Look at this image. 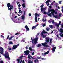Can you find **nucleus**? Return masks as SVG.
Here are the masks:
<instances>
[{
  "label": "nucleus",
  "instance_id": "1",
  "mask_svg": "<svg viewBox=\"0 0 63 63\" xmlns=\"http://www.w3.org/2000/svg\"><path fill=\"white\" fill-rule=\"evenodd\" d=\"M38 38L37 37L35 38L34 39H33V38L31 37V40H32L31 42L33 45L34 44H34L36 45L37 44V43L38 42Z\"/></svg>",
  "mask_w": 63,
  "mask_h": 63
},
{
  "label": "nucleus",
  "instance_id": "2",
  "mask_svg": "<svg viewBox=\"0 0 63 63\" xmlns=\"http://www.w3.org/2000/svg\"><path fill=\"white\" fill-rule=\"evenodd\" d=\"M3 56H4L6 58H8L9 60H10L11 58L9 57V55L8 52H5L4 55L3 54Z\"/></svg>",
  "mask_w": 63,
  "mask_h": 63
},
{
  "label": "nucleus",
  "instance_id": "3",
  "mask_svg": "<svg viewBox=\"0 0 63 63\" xmlns=\"http://www.w3.org/2000/svg\"><path fill=\"white\" fill-rule=\"evenodd\" d=\"M23 57H24V56L22 55L20 57H18V58H17V60H16V61H17V62H18L17 63H19L20 60H22V58Z\"/></svg>",
  "mask_w": 63,
  "mask_h": 63
},
{
  "label": "nucleus",
  "instance_id": "4",
  "mask_svg": "<svg viewBox=\"0 0 63 63\" xmlns=\"http://www.w3.org/2000/svg\"><path fill=\"white\" fill-rule=\"evenodd\" d=\"M35 20L36 22H37V20H38V18H37V16H39L40 15L39 14H38L37 13H35Z\"/></svg>",
  "mask_w": 63,
  "mask_h": 63
},
{
  "label": "nucleus",
  "instance_id": "5",
  "mask_svg": "<svg viewBox=\"0 0 63 63\" xmlns=\"http://www.w3.org/2000/svg\"><path fill=\"white\" fill-rule=\"evenodd\" d=\"M48 13H49L51 11V13L52 15L53 14V13H55V10L53 9H52L49 10H48Z\"/></svg>",
  "mask_w": 63,
  "mask_h": 63
},
{
  "label": "nucleus",
  "instance_id": "6",
  "mask_svg": "<svg viewBox=\"0 0 63 63\" xmlns=\"http://www.w3.org/2000/svg\"><path fill=\"white\" fill-rule=\"evenodd\" d=\"M0 53L1 54H3V52H4V49H3V48L2 47H0Z\"/></svg>",
  "mask_w": 63,
  "mask_h": 63
},
{
  "label": "nucleus",
  "instance_id": "7",
  "mask_svg": "<svg viewBox=\"0 0 63 63\" xmlns=\"http://www.w3.org/2000/svg\"><path fill=\"white\" fill-rule=\"evenodd\" d=\"M28 58L29 59H31V58L32 59H34V58H33V57L32 56H31L30 54H29L28 56Z\"/></svg>",
  "mask_w": 63,
  "mask_h": 63
},
{
  "label": "nucleus",
  "instance_id": "8",
  "mask_svg": "<svg viewBox=\"0 0 63 63\" xmlns=\"http://www.w3.org/2000/svg\"><path fill=\"white\" fill-rule=\"evenodd\" d=\"M43 33H44V34H47V32L45 31V30H44L41 33V35L42 36H43L44 35Z\"/></svg>",
  "mask_w": 63,
  "mask_h": 63
},
{
  "label": "nucleus",
  "instance_id": "9",
  "mask_svg": "<svg viewBox=\"0 0 63 63\" xmlns=\"http://www.w3.org/2000/svg\"><path fill=\"white\" fill-rule=\"evenodd\" d=\"M24 53H25V55H28L29 54V52H30V51L27 50L24 51Z\"/></svg>",
  "mask_w": 63,
  "mask_h": 63
},
{
  "label": "nucleus",
  "instance_id": "10",
  "mask_svg": "<svg viewBox=\"0 0 63 63\" xmlns=\"http://www.w3.org/2000/svg\"><path fill=\"white\" fill-rule=\"evenodd\" d=\"M46 43H49V38H46Z\"/></svg>",
  "mask_w": 63,
  "mask_h": 63
},
{
  "label": "nucleus",
  "instance_id": "11",
  "mask_svg": "<svg viewBox=\"0 0 63 63\" xmlns=\"http://www.w3.org/2000/svg\"><path fill=\"white\" fill-rule=\"evenodd\" d=\"M55 49H56V47H54L52 48V52H54L55 50Z\"/></svg>",
  "mask_w": 63,
  "mask_h": 63
},
{
  "label": "nucleus",
  "instance_id": "12",
  "mask_svg": "<svg viewBox=\"0 0 63 63\" xmlns=\"http://www.w3.org/2000/svg\"><path fill=\"white\" fill-rule=\"evenodd\" d=\"M17 47V46L16 45H14L13 46V47H12V49H16V48Z\"/></svg>",
  "mask_w": 63,
  "mask_h": 63
},
{
  "label": "nucleus",
  "instance_id": "13",
  "mask_svg": "<svg viewBox=\"0 0 63 63\" xmlns=\"http://www.w3.org/2000/svg\"><path fill=\"white\" fill-rule=\"evenodd\" d=\"M49 51H47V52H45V53H44V54H43V53L42 55H43V56H44V55H46V54H48V53H49Z\"/></svg>",
  "mask_w": 63,
  "mask_h": 63
},
{
  "label": "nucleus",
  "instance_id": "14",
  "mask_svg": "<svg viewBox=\"0 0 63 63\" xmlns=\"http://www.w3.org/2000/svg\"><path fill=\"white\" fill-rule=\"evenodd\" d=\"M45 10H46V8H41V11L42 12H44V11H45Z\"/></svg>",
  "mask_w": 63,
  "mask_h": 63
},
{
  "label": "nucleus",
  "instance_id": "15",
  "mask_svg": "<svg viewBox=\"0 0 63 63\" xmlns=\"http://www.w3.org/2000/svg\"><path fill=\"white\" fill-rule=\"evenodd\" d=\"M54 13L55 12L53 13V14H52V16H54V17L55 18H58V17H57V16L56 15L55 16L54 15Z\"/></svg>",
  "mask_w": 63,
  "mask_h": 63
},
{
  "label": "nucleus",
  "instance_id": "16",
  "mask_svg": "<svg viewBox=\"0 0 63 63\" xmlns=\"http://www.w3.org/2000/svg\"><path fill=\"white\" fill-rule=\"evenodd\" d=\"M25 27L27 31H29V28H28V26H27V25H26L25 26Z\"/></svg>",
  "mask_w": 63,
  "mask_h": 63
},
{
  "label": "nucleus",
  "instance_id": "17",
  "mask_svg": "<svg viewBox=\"0 0 63 63\" xmlns=\"http://www.w3.org/2000/svg\"><path fill=\"white\" fill-rule=\"evenodd\" d=\"M7 6L8 8H9V7H11V4L10 3H7Z\"/></svg>",
  "mask_w": 63,
  "mask_h": 63
},
{
  "label": "nucleus",
  "instance_id": "18",
  "mask_svg": "<svg viewBox=\"0 0 63 63\" xmlns=\"http://www.w3.org/2000/svg\"><path fill=\"white\" fill-rule=\"evenodd\" d=\"M41 44L42 46H43V47H45V45H47V43L46 42H45L44 43H42Z\"/></svg>",
  "mask_w": 63,
  "mask_h": 63
},
{
  "label": "nucleus",
  "instance_id": "19",
  "mask_svg": "<svg viewBox=\"0 0 63 63\" xmlns=\"http://www.w3.org/2000/svg\"><path fill=\"white\" fill-rule=\"evenodd\" d=\"M13 37H14V36L10 37L9 38V40L10 41L11 40H12V38H13Z\"/></svg>",
  "mask_w": 63,
  "mask_h": 63
},
{
  "label": "nucleus",
  "instance_id": "20",
  "mask_svg": "<svg viewBox=\"0 0 63 63\" xmlns=\"http://www.w3.org/2000/svg\"><path fill=\"white\" fill-rule=\"evenodd\" d=\"M21 19H23V20L25 19V16H24V15H23L22 16Z\"/></svg>",
  "mask_w": 63,
  "mask_h": 63
},
{
  "label": "nucleus",
  "instance_id": "21",
  "mask_svg": "<svg viewBox=\"0 0 63 63\" xmlns=\"http://www.w3.org/2000/svg\"><path fill=\"white\" fill-rule=\"evenodd\" d=\"M60 32H61V33H62V34H63V29H62V28H61V29H60Z\"/></svg>",
  "mask_w": 63,
  "mask_h": 63
},
{
  "label": "nucleus",
  "instance_id": "22",
  "mask_svg": "<svg viewBox=\"0 0 63 63\" xmlns=\"http://www.w3.org/2000/svg\"><path fill=\"white\" fill-rule=\"evenodd\" d=\"M28 63H33V61L31 60H29Z\"/></svg>",
  "mask_w": 63,
  "mask_h": 63
},
{
  "label": "nucleus",
  "instance_id": "23",
  "mask_svg": "<svg viewBox=\"0 0 63 63\" xmlns=\"http://www.w3.org/2000/svg\"><path fill=\"white\" fill-rule=\"evenodd\" d=\"M37 58H38V59H42V60H44L45 59H44V58H41V57H37Z\"/></svg>",
  "mask_w": 63,
  "mask_h": 63
},
{
  "label": "nucleus",
  "instance_id": "24",
  "mask_svg": "<svg viewBox=\"0 0 63 63\" xmlns=\"http://www.w3.org/2000/svg\"><path fill=\"white\" fill-rule=\"evenodd\" d=\"M59 35L60 36H61V37H63V34L62 33H60L59 34Z\"/></svg>",
  "mask_w": 63,
  "mask_h": 63
},
{
  "label": "nucleus",
  "instance_id": "25",
  "mask_svg": "<svg viewBox=\"0 0 63 63\" xmlns=\"http://www.w3.org/2000/svg\"><path fill=\"white\" fill-rule=\"evenodd\" d=\"M36 26H33L32 27V30H33V29L35 30V28H36Z\"/></svg>",
  "mask_w": 63,
  "mask_h": 63
},
{
  "label": "nucleus",
  "instance_id": "26",
  "mask_svg": "<svg viewBox=\"0 0 63 63\" xmlns=\"http://www.w3.org/2000/svg\"><path fill=\"white\" fill-rule=\"evenodd\" d=\"M22 6L23 8H24L25 7V3H23L22 4Z\"/></svg>",
  "mask_w": 63,
  "mask_h": 63
},
{
  "label": "nucleus",
  "instance_id": "27",
  "mask_svg": "<svg viewBox=\"0 0 63 63\" xmlns=\"http://www.w3.org/2000/svg\"><path fill=\"white\" fill-rule=\"evenodd\" d=\"M47 15L49 16H50V17H51V13H50L47 14Z\"/></svg>",
  "mask_w": 63,
  "mask_h": 63
},
{
  "label": "nucleus",
  "instance_id": "28",
  "mask_svg": "<svg viewBox=\"0 0 63 63\" xmlns=\"http://www.w3.org/2000/svg\"><path fill=\"white\" fill-rule=\"evenodd\" d=\"M50 29L49 28H46V30H47V31H48Z\"/></svg>",
  "mask_w": 63,
  "mask_h": 63
},
{
  "label": "nucleus",
  "instance_id": "29",
  "mask_svg": "<svg viewBox=\"0 0 63 63\" xmlns=\"http://www.w3.org/2000/svg\"><path fill=\"white\" fill-rule=\"evenodd\" d=\"M9 44H10V45H13V42L10 41L9 43Z\"/></svg>",
  "mask_w": 63,
  "mask_h": 63
},
{
  "label": "nucleus",
  "instance_id": "30",
  "mask_svg": "<svg viewBox=\"0 0 63 63\" xmlns=\"http://www.w3.org/2000/svg\"><path fill=\"white\" fill-rule=\"evenodd\" d=\"M49 27H50V28H51V29L53 28L52 25H50Z\"/></svg>",
  "mask_w": 63,
  "mask_h": 63
},
{
  "label": "nucleus",
  "instance_id": "31",
  "mask_svg": "<svg viewBox=\"0 0 63 63\" xmlns=\"http://www.w3.org/2000/svg\"><path fill=\"white\" fill-rule=\"evenodd\" d=\"M55 25L56 26H57V27H59V24H57V23H56Z\"/></svg>",
  "mask_w": 63,
  "mask_h": 63
},
{
  "label": "nucleus",
  "instance_id": "32",
  "mask_svg": "<svg viewBox=\"0 0 63 63\" xmlns=\"http://www.w3.org/2000/svg\"><path fill=\"white\" fill-rule=\"evenodd\" d=\"M8 49H9V50H12V48L10 47H8Z\"/></svg>",
  "mask_w": 63,
  "mask_h": 63
},
{
  "label": "nucleus",
  "instance_id": "33",
  "mask_svg": "<svg viewBox=\"0 0 63 63\" xmlns=\"http://www.w3.org/2000/svg\"><path fill=\"white\" fill-rule=\"evenodd\" d=\"M42 46V45L41 44H38V45H37V47H40V46Z\"/></svg>",
  "mask_w": 63,
  "mask_h": 63
},
{
  "label": "nucleus",
  "instance_id": "34",
  "mask_svg": "<svg viewBox=\"0 0 63 63\" xmlns=\"http://www.w3.org/2000/svg\"><path fill=\"white\" fill-rule=\"evenodd\" d=\"M9 35H8L7 36V38H6V39H7V40H8V39H9Z\"/></svg>",
  "mask_w": 63,
  "mask_h": 63
},
{
  "label": "nucleus",
  "instance_id": "35",
  "mask_svg": "<svg viewBox=\"0 0 63 63\" xmlns=\"http://www.w3.org/2000/svg\"><path fill=\"white\" fill-rule=\"evenodd\" d=\"M52 39H51L50 40V43H51V42H52Z\"/></svg>",
  "mask_w": 63,
  "mask_h": 63
},
{
  "label": "nucleus",
  "instance_id": "36",
  "mask_svg": "<svg viewBox=\"0 0 63 63\" xmlns=\"http://www.w3.org/2000/svg\"><path fill=\"white\" fill-rule=\"evenodd\" d=\"M19 33L17 32L15 33V35H19Z\"/></svg>",
  "mask_w": 63,
  "mask_h": 63
},
{
  "label": "nucleus",
  "instance_id": "37",
  "mask_svg": "<svg viewBox=\"0 0 63 63\" xmlns=\"http://www.w3.org/2000/svg\"><path fill=\"white\" fill-rule=\"evenodd\" d=\"M29 49L31 50V51H32V48L31 47H30L29 48Z\"/></svg>",
  "mask_w": 63,
  "mask_h": 63
},
{
  "label": "nucleus",
  "instance_id": "38",
  "mask_svg": "<svg viewBox=\"0 0 63 63\" xmlns=\"http://www.w3.org/2000/svg\"><path fill=\"white\" fill-rule=\"evenodd\" d=\"M44 47H49V46H48V45H45Z\"/></svg>",
  "mask_w": 63,
  "mask_h": 63
},
{
  "label": "nucleus",
  "instance_id": "39",
  "mask_svg": "<svg viewBox=\"0 0 63 63\" xmlns=\"http://www.w3.org/2000/svg\"><path fill=\"white\" fill-rule=\"evenodd\" d=\"M44 7V5L42 4L41 6H40L41 8H42L43 7Z\"/></svg>",
  "mask_w": 63,
  "mask_h": 63
},
{
  "label": "nucleus",
  "instance_id": "40",
  "mask_svg": "<svg viewBox=\"0 0 63 63\" xmlns=\"http://www.w3.org/2000/svg\"><path fill=\"white\" fill-rule=\"evenodd\" d=\"M13 5H12L10 7L11 9L12 10H13Z\"/></svg>",
  "mask_w": 63,
  "mask_h": 63
},
{
  "label": "nucleus",
  "instance_id": "41",
  "mask_svg": "<svg viewBox=\"0 0 63 63\" xmlns=\"http://www.w3.org/2000/svg\"><path fill=\"white\" fill-rule=\"evenodd\" d=\"M62 2V0H61L59 1V4H61V2Z\"/></svg>",
  "mask_w": 63,
  "mask_h": 63
},
{
  "label": "nucleus",
  "instance_id": "42",
  "mask_svg": "<svg viewBox=\"0 0 63 63\" xmlns=\"http://www.w3.org/2000/svg\"><path fill=\"white\" fill-rule=\"evenodd\" d=\"M52 23L53 24H54V20H52Z\"/></svg>",
  "mask_w": 63,
  "mask_h": 63
},
{
  "label": "nucleus",
  "instance_id": "43",
  "mask_svg": "<svg viewBox=\"0 0 63 63\" xmlns=\"http://www.w3.org/2000/svg\"><path fill=\"white\" fill-rule=\"evenodd\" d=\"M0 63H3V61L2 60H1L0 62Z\"/></svg>",
  "mask_w": 63,
  "mask_h": 63
},
{
  "label": "nucleus",
  "instance_id": "44",
  "mask_svg": "<svg viewBox=\"0 0 63 63\" xmlns=\"http://www.w3.org/2000/svg\"><path fill=\"white\" fill-rule=\"evenodd\" d=\"M26 13V11H24V16L25 15V13Z\"/></svg>",
  "mask_w": 63,
  "mask_h": 63
},
{
  "label": "nucleus",
  "instance_id": "45",
  "mask_svg": "<svg viewBox=\"0 0 63 63\" xmlns=\"http://www.w3.org/2000/svg\"><path fill=\"white\" fill-rule=\"evenodd\" d=\"M61 22L60 21L59 22V24L60 25H61Z\"/></svg>",
  "mask_w": 63,
  "mask_h": 63
},
{
  "label": "nucleus",
  "instance_id": "46",
  "mask_svg": "<svg viewBox=\"0 0 63 63\" xmlns=\"http://www.w3.org/2000/svg\"><path fill=\"white\" fill-rule=\"evenodd\" d=\"M21 62H22V60L19 62V63H21Z\"/></svg>",
  "mask_w": 63,
  "mask_h": 63
},
{
  "label": "nucleus",
  "instance_id": "47",
  "mask_svg": "<svg viewBox=\"0 0 63 63\" xmlns=\"http://www.w3.org/2000/svg\"><path fill=\"white\" fill-rule=\"evenodd\" d=\"M43 38H45V37H46V35H43Z\"/></svg>",
  "mask_w": 63,
  "mask_h": 63
},
{
  "label": "nucleus",
  "instance_id": "48",
  "mask_svg": "<svg viewBox=\"0 0 63 63\" xmlns=\"http://www.w3.org/2000/svg\"><path fill=\"white\" fill-rule=\"evenodd\" d=\"M44 14H47V12L45 11H44Z\"/></svg>",
  "mask_w": 63,
  "mask_h": 63
},
{
  "label": "nucleus",
  "instance_id": "49",
  "mask_svg": "<svg viewBox=\"0 0 63 63\" xmlns=\"http://www.w3.org/2000/svg\"><path fill=\"white\" fill-rule=\"evenodd\" d=\"M43 27H45L46 26V24H43Z\"/></svg>",
  "mask_w": 63,
  "mask_h": 63
},
{
  "label": "nucleus",
  "instance_id": "50",
  "mask_svg": "<svg viewBox=\"0 0 63 63\" xmlns=\"http://www.w3.org/2000/svg\"><path fill=\"white\" fill-rule=\"evenodd\" d=\"M47 1L49 3V2H50V0H48Z\"/></svg>",
  "mask_w": 63,
  "mask_h": 63
},
{
  "label": "nucleus",
  "instance_id": "51",
  "mask_svg": "<svg viewBox=\"0 0 63 63\" xmlns=\"http://www.w3.org/2000/svg\"><path fill=\"white\" fill-rule=\"evenodd\" d=\"M20 6H21V5H20V4H19L18 5V7H20Z\"/></svg>",
  "mask_w": 63,
  "mask_h": 63
},
{
  "label": "nucleus",
  "instance_id": "52",
  "mask_svg": "<svg viewBox=\"0 0 63 63\" xmlns=\"http://www.w3.org/2000/svg\"><path fill=\"white\" fill-rule=\"evenodd\" d=\"M8 9L9 10H10V11H11V8H8Z\"/></svg>",
  "mask_w": 63,
  "mask_h": 63
},
{
  "label": "nucleus",
  "instance_id": "53",
  "mask_svg": "<svg viewBox=\"0 0 63 63\" xmlns=\"http://www.w3.org/2000/svg\"><path fill=\"white\" fill-rule=\"evenodd\" d=\"M29 16H31V13H29Z\"/></svg>",
  "mask_w": 63,
  "mask_h": 63
},
{
  "label": "nucleus",
  "instance_id": "54",
  "mask_svg": "<svg viewBox=\"0 0 63 63\" xmlns=\"http://www.w3.org/2000/svg\"><path fill=\"white\" fill-rule=\"evenodd\" d=\"M55 14H56V15L57 14V11H56L55 13Z\"/></svg>",
  "mask_w": 63,
  "mask_h": 63
},
{
  "label": "nucleus",
  "instance_id": "55",
  "mask_svg": "<svg viewBox=\"0 0 63 63\" xmlns=\"http://www.w3.org/2000/svg\"><path fill=\"white\" fill-rule=\"evenodd\" d=\"M62 27L63 28V23L62 24Z\"/></svg>",
  "mask_w": 63,
  "mask_h": 63
},
{
  "label": "nucleus",
  "instance_id": "56",
  "mask_svg": "<svg viewBox=\"0 0 63 63\" xmlns=\"http://www.w3.org/2000/svg\"><path fill=\"white\" fill-rule=\"evenodd\" d=\"M1 37H2V38H4V36L2 35H1Z\"/></svg>",
  "mask_w": 63,
  "mask_h": 63
},
{
  "label": "nucleus",
  "instance_id": "57",
  "mask_svg": "<svg viewBox=\"0 0 63 63\" xmlns=\"http://www.w3.org/2000/svg\"><path fill=\"white\" fill-rule=\"evenodd\" d=\"M17 17V16H15V17H14V18H16Z\"/></svg>",
  "mask_w": 63,
  "mask_h": 63
},
{
  "label": "nucleus",
  "instance_id": "58",
  "mask_svg": "<svg viewBox=\"0 0 63 63\" xmlns=\"http://www.w3.org/2000/svg\"><path fill=\"white\" fill-rule=\"evenodd\" d=\"M49 8H50V9L51 8V6H49Z\"/></svg>",
  "mask_w": 63,
  "mask_h": 63
},
{
  "label": "nucleus",
  "instance_id": "59",
  "mask_svg": "<svg viewBox=\"0 0 63 63\" xmlns=\"http://www.w3.org/2000/svg\"><path fill=\"white\" fill-rule=\"evenodd\" d=\"M22 12H23L22 11L20 13L19 12V13H21V14H22Z\"/></svg>",
  "mask_w": 63,
  "mask_h": 63
},
{
  "label": "nucleus",
  "instance_id": "60",
  "mask_svg": "<svg viewBox=\"0 0 63 63\" xmlns=\"http://www.w3.org/2000/svg\"><path fill=\"white\" fill-rule=\"evenodd\" d=\"M39 25V24H37L35 26V27H36L37 26H38V25Z\"/></svg>",
  "mask_w": 63,
  "mask_h": 63
},
{
  "label": "nucleus",
  "instance_id": "61",
  "mask_svg": "<svg viewBox=\"0 0 63 63\" xmlns=\"http://www.w3.org/2000/svg\"><path fill=\"white\" fill-rule=\"evenodd\" d=\"M25 48L27 49H28V47H27V46Z\"/></svg>",
  "mask_w": 63,
  "mask_h": 63
},
{
  "label": "nucleus",
  "instance_id": "62",
  "mask_svg": "<svg viewBox=\"0 0 63 63\" xmlns=\"http://www.w3.org/2000/svg\"><path fill=\"white\" fill-rule=\"evenodd\" d=\"M22 62L23 63H24V60H23Z\"/></svg>",
  "mask_w": 63,
  "mask_h": 63
},
{
  "label": "nucleus",
  "instance_id": "63",
  "mask_svg": "<svg viewBox=\"0 0 63 63\" xmlns=\"http://www.w3.org/2000/svg\"><path fill=\"white\" fill-rule=\"evenodd\" d=\"M34 62L35 63H37V61H36V60H34Z\"/></svg>",
  "mask_w": 63,
  "mask_h": 63
},
{
  "label": "nucleus",
  "instance_id": "64",
  "mask_svg": "<svg viewBox=\"0 0 63 63\" xmlns=\"http://www.w3.org/2000/svg\"><path fill=\"white\" fill-rule=\"evenodd\" d=\"M32 55H34V52H33L32 53Z\"/></svg>",
  "mask_w": 63,
  "mask_h": 63
}]
</instances>
